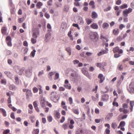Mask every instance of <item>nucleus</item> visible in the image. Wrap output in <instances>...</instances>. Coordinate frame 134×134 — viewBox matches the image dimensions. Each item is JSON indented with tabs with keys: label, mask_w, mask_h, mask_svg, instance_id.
<instances>
[{
	"label": "nucleus",
	"mask_w": 134,
	"mask_h": 134,
	"mask_svg": "<svg viewBox=\"0 0 134 134\" xmlns=\"http://www.w3.org/2000/svg\"><path fill=\"white\" fill-rule=\"evenodd\" d=\"M90 38L94 42H97L98 40V35L97 32H92L90 34Z\"/></svg>",
	"instance_id": "1"
},
{
	"label": "nucleus",
	"mask_w": 134,
	"mask_h": 134,
	"mask_svg": "<svg viewBox=\"0 0 134 134\" xmlns=\"http://www.w3.org/2000/svg\"><path fill=\"white\" fill-rule=\"evenodd\" d=\"M14 69L16 72L19 75H21L23 73L24 70L23 68H20L19 66H16L14 67Z\"/></svg>",
	"instance_id": "2"
},
{
	"label": "nucleus",
	"mask_w": 134,
	"mask_h": 134,
	"mask_svg": "<svg viewBox=\"0 0 134 134\" xmlns=\"http://www.w3.org/2000/svg\"><path fill=\"white\" fill-rule=\"evenodd\" d=\"M132 11V9L129 8L124 10L122 13L123 15L124 16L127 17L128 14L131 13Z\"/></svg>",
	"instance_id": "3"
},
{
	"label": "nucleus",
	"mask_w": 134,
	"mask_h": 134,
	"mask_svg": "<svg viewBox=\"0 0 134 134\" xmlns=\"http://www.w3.org/2000/svg\"><path fill=\"white\" fill-rule=\"evenodd\" d=\"M57 93L56 92L53 91L51 93L50 99L52 101L54 102L55 100L57 97Z\"/></svg>",
	"instance_id": "4"
},
{
	"label": "nucleus",
	"mask_w": 134,
	"mask_h": 134,
	"mask_svg": "<svg viewBox=\"0 0 134 134\" xmlns=\"http://www.w3.org/2000/svg\"><path fill=\"white\" fill-rule=\"evenodd\" d=\"M113 51L114 53H118L119 54H122L123 52V50L119 48L118 47H114L113 49Z\"/></svg>",
	"instance_id": "5"
},
{
	"label": "nucleus",
	"mask_w": 134,
	"mask_h": 134,
	"mask_svg": "<svg viewBox=\"0 0 134 134\" xmlns=\"http://www.w3.org/2000/svg\"><path fill=\"white\" fill-rule=\"evenodd\" d=\"M96 65L97 67L102 69L106 65V63L105 62L98 63L96 64Z\"/></svg>",
	"instance_id": "6"
},
{
	"label": "nucleus",
	"mask_w": 134,
	"mask_h": 134,
	"mask_svg": "<svg viewBox=\"0 0 134 134\" xmlns=\"http://www.w3.org/2000/svg\"><path fill=\"white\" fill-rule=\"evenodd\" d=\"M108 51V48H105V50H101V51L97 54V55L98 56H100L102 55L107 53Z\"/></svg>",
	"instance_id": "7"
},
{
	"label": "nucleus",
	"mask_w": 134,
	"mask_h": 134,
	"mask_svg": "<svg viewBox=\"0 0 134 134\" xmlns=\"http://www.w3.org/2000/svg\"><path fill=\"white\" fill-rule=\"evenodd\" d=\"M128 90L130 93H134V82H132L130 84Z\"/></svg>",
	"instance_id": "8"
},
{
	"label": "nucleus",
	"mask_w": 134,
	"mask_h": 134,
	"mask_svg": "<svg viewBox=\"0 0 134 134\" xmlns=\"http://www.w3.org/2000/svg\"><path fill=\"white\" fill-rule=\"evenodd\" d=\"M109 96L107 94H103L102 96L101 100L107 102L109 99Z\"/></svg>",
	"instance_id": "9"
},
{
	"label": "nucleus",
	"mask_w": 134,
	"mask_h": 134,
	"mask_svg": "<svg viewBox=\"0 0 134 134\" xmlns=\"http://www.w3.org/2000/svg\"><path fill=\"white\" fill-rule=\"evenodd\" d=\"M32 72V67H29L28 69L26 70L25 71L26 75L27 76L29 75H30Z\"/></svg>",
	"instance_id": "10"
},
{
	"label": "nucleus",
	"mask_w": 134,
	"mask_h": 134,
	"mask_svg": "<svg viewBox=\"0 0 134 134\" xmlns=\"http://www.w3.org/2000/svg\"><path fill=\"white\" fill-rule=\"evenodd\" d=\"M26 99H29L30 97L32 96V93L30 90L27 89L26 93Z\"/></svg>",
	"instance_id": "11"
},
{
	"label": "nucleus",
	"mask_w": 134,
	"mask_h": 134,
	"mask_svg": "<svg viewBox=\"0 0 134 134\" xmlns=\"http://www.w3.org/2000/svg\"><path fill=\"white\" fill-rule=\"evenodd\" d=\"M98 78L100 79L99 83H102L105 79V77L103 76V75L101 74L98 75Z\"/></svg>",
	"instance_id": "12"
},
{
	"label": "nucleus",
	"mask_w": 134,
	"mask_h": 134,
	"mask_svg": "<svg viewBox=\"0 0 134 134\" xmlns=\"http://www.w3.org/2000/svg\"><path fill=\"white\" fill-rule=\"evenodd\" d=\"M109 25L108 23L105 22L102 24V27L104 29H107L109 27Z\"/></svg>",
	"instance_id": "13"
},
{
	"label": "nucleus",
	"mask_w": 134,
	"mask_h": 134,
	"mask_svg": "<svg viewBox=\"0 0 134 134\" xmlns=\"http://www.w3.org/2000/svg\"><path fill=\"white\" fill-rule=\"evenodd\" d=\"M0 112L2 113L3 116L5 117L7 116L6 112L5 110L3 109L2 108H0Z\"/></svg>",
	"instance_id": "14"
},
{
	"label": "nucleus",
	"mask_w": 134,
	"mask_h": 134,
	"mask_svg": "<svg viewBox=\"0 0 134 134\" xmlns=\"http://www.w3.org/2000/svg\"><path fill=\"white\" fill-rule=\"evenodd\" d=\"M91 27L93 29H97L98 28V25L95 23H93L91 25Z\"/></svg>",
	"instance_id": "15"
},
{
	"label": "nucleus",
	"mask_w": 134,
	"mask_h": 134,
	"mask_svg": "<svg viewBox=\"0 0 134 134\" xmlns=\"http://www.w3.org/2000/svg\"><path fill=\"white\" fill-rule=\"evenodd\" d=\"M1 31L2 34H5L7 32V27L5 26L2 27L1 29Z\"/></svg>",
	"instance_id": "16"
},
{
	"label": "nucleus",
	"mask_w": 134,
	"mask_h": 134,
	"mask_svg": "<svg viewBox=\"0 0 134 134\" xmlns=\"http://www.w3.org/2000/svg\"><path fill=\"white\" fill-rule=\"evenodd\" d=\"M130 111H132L133 109V107L134 106V101H130Z\"/></svg>",
	"instance_id": "17"
},
{
	"label": "nucleus",
	"mask_w": 134,
	"mask_h": 134,
	"mask_svg": "<svg viewBox=\"0 0 134 134\" xmlns=\"http://www.w3.org/2000/svg\"><path fill=\"white\" fill-rule=\"evenodd\" d=\"M100 38L104 41H105L106 42H108V41L107 38L102 35L100 36Z\"/></svg>",
	"instance_id": "18"
},
{
	"label": "nucleus",
	"mask_w": 134,
	"mask_h": 134,
	"mask_svg": "<svg viewBox=\"0 0 134 134\" xmlns=\"http://www.w3.org/2000/svg\"><path fill=\"white\" fill-rule=\"evenodd\" d=\"M97 16L96 13L95 12H93L92 13V17L93 19L96 18Z\"/></svg>",
	"instance_id": "19"
},
{
	"label": "nucleus",
	"mask_w": 134,
	"mask_h": 134,
	"mask_svg": "<svg viewBox=\"0 0 134 134\" xmlns=\"http://www.w3.org/2000/svg\"><path fill=\"white\" fill-rule=\"evenodd\" d=\"M39 34L38 32H34L32 34V38H37L38 37V35Z\"/></svg>",
	"instance_id": "20"
},
{
	"label": "nucleus",
	"mask_w": 134,
	"mask_h": 134,
	"mask_svg": "<svg viewBox=\"0 0 134 134\" xmlns=\"http://www.w3.org/2000/svg\"><path fill=\"white\" fill-rule=\"evenodd\" d=\"M54 117L58 119H59L60 117V113L56 111L54 115Z\"/></svg>",
	"instance_id": "21"
},
{
	"label": "nucleus",
	"mask_w": 134,
	"mask_h": 134,
	"mask_svg": "<svg viewBox=\"0 0 134 134\" xmlns=\"http://www.w3.org/2000/svg\"><path fill=\"white\" fill-rule=\"evenodd\" d=\"M8 106L9 108L11 109L14 111H15L17 110L16 108L13 107H12V105L11 104H9L8 105Z\"/></svg>",
	"instance_id": "22"
},
{
	"label": "nucleus",
	"mask_w": 134,
	"mask_h": 134,
	"mask_svg": "<svg viewBox=\"0 0 134 134\" xmlns=\"http://www.w3.org/2000/svg\"><path fill=\"white\" fill-rule=\"evenodd\" d=\"M39 131L38 129H35L32 132L33 134H38L39 133Z\"/></svg>",
	"instance_id": "23"
},
{
	"label": "nucleus",
	"mask_w": 134,
	"mask_h": 134,
	"mask_svg": "<svg viewBox=\"0 0 134 134\" xmlns=\"http://www.w3.org/2000/svg\"><path fill=\"white\" fill-rule=\"evenodd\" d=\"M9 89L12 90H16V87L15 86L13 85H12L10 86Z\"/></svg>",
	"instance_id": "24"
},
{
	"label": "nucleus",
	"mask_w": 134,
	"mask_h": 134,
	"mask_svg": "<svg viewBox=\"0 0 134 134\" xmlns=\"http://www.w3.org/2000/svg\"><path fill=\"white\" fill-rule=\"evenodd\" d=\"M31 41L33 44H35L37 42V38H32L31 39Z\"/></svg>",
	"instance_id": "25"
},
{
	"label": "nucleus",
	"mask_w": 134,
	"mask_h": 134,
	"mask_svg": "<svg viewBox=\"0 0 134 134\" xmlns=\"http://www.w3.org/2000/svg\"><path fill=\"white\" fill-rule=\"evenodd\" d=\"M65 50L69 54V55H70L71 53V50L70 47H68L66 48Z\"/></svg>",
	"instance_id": "26"
},
{
	"label": "nucleus",
	"mask_w": 134,
	"mask_h": 134,
	"mask_svg": "<svg viewBox=\"0 0 134 134\" xmlns=\"http://www.w3.org/2000/svg\"><path fill=\"white\" fill-rule=\"evenodd\" d=\"M64 86L66 89L70 90L71 88V86L70 84H68L66 85H64Z\"/></svg>",
	"instance_id": "27"
},
{
	"label": "nucleus",
	"mask_w": 134,
	"mask_h": 134,
	"mask_svg": "<svg viewBox=\"0 0 134 134\" xmlns=\"http://www.w3.org/2000/svg\"><path fill=\"white\" fill-rule=\"evenodd\" d=\"M117 126V124L116 122H114L111 124V126L114 129H115Z\"/></svg>",
	"instance_id": "28"
},
{
	"label": "nucleus",
	"mask_w": 134,
	"mask_h": 134,
	"mask_svg": "<svg viewBox=\"0 0 134 134\" xmlns=\"http://www.w3.org/2000/svg\"><path fill=\"white\" fill-rule=\"evenodd\" d=\"M53 119L52 116L51 115L48 116L47 117V120L49 122H51L52 121Z\"/></svg>",
	"instance_id": "29"
},
{
	"label": "nucleus",
	"mask_w": 134,
	"mask_h": 134,
	"mask_svg": "<svg viewBox=\"0 0 134 134\" xmlns=\"http://www.w3.org/2000/svg\"><path fill=\"white\" fill-rule=\"evenodd\" d=\"M127 4H123L121 5L120 6V8L121 9H123L125 8H127Z\"/></svg>",
	"instance_id": "30"
},
{
	"label": "nucleus",
	"mask_w": 134,
	"mask_h": 134,
	"mask_svg": "<svg viewBox=\"0 0 134 134\" xmlns=\"http://www.w3.org/2000/svg\"><path fill=\"white\" fill-rule=\"evenodd\" d=\"M119 32V30L118 29H117L116 30L114 29L113 31V33L115 35H118Z\"/></svg>",
	"instance_id": "31"
},
{
	"label": "nucleus",
	"mask_w": 134,
	"mask_h": 134,
	"mask_svg": "<svg viewBox=\"0 0 134 134\" xmlns=\"http://www.w3.org/2000/svg\"><path fill=\"white\" fill-rule=\"evenodd\" d=\"M72 111L76 115H78L79 114V112L78 109H73Z\"/></svg>",
	"instance_id": "32"
},
{
	"label": "nucleus",
	"mask_w": 134,
	"mask_h": 134,
	"mask_svg": "<svg viewBox=\"0 0 134 134\" xmlns=\"http://www.w3.org/2000/svg\"><path fill=\"white\" fill-rule=\"evenodd\" d=\"M89 4L90 5L92 6V7L93 8H95V5H94V2L93 1H91L89 3Z\"/></svg>",
	"instance_id": "33"
},
{
	"label": "nucleus",
	"mask_w": 134,
	"mask_h": 134,
	"mask_svg": "<svg viewBox=\"0 0 134 134\" xmlns=\"http://www.w3.org/2000/svg\"><path fill=\"white\" fill-rule=\"evenodd\" d=\"M42 106V107L44 108L45 106V102L44 100H41V101L40 102Z\"/></svg>",
	"instance_id": "34"
},
{
	"label": "nucleus",
	"mask_w": 134,
	"mask_h": 134,
	"mask_svg": "<svg viewBox=\"0 0 134 134\" xmlns=\"http://www.w3.org/2000/svg\"><path fill=\"white\" fill-rule=\"evenodd\" d=\"M22 49L23 50V53L24 54H26L28 51V49L27 48L25 47L23 48Z\"/></svg>",
	"instance_id": "35"
},
{
	"label": "nucleus",
	"mask_w": 134,
	"mask_h": 134,
	"mask_svg": "<svg viewBox=\"0 0 134 134\" xmlns=\"http://www.w3.org/2000/svg\"><path fill=\"white\" fill-rule=\"evenodd\" d=\"M15 83L16 84H18L19 83V80L18 77L16 76H15Z\"/></svg>",
	"instance_id": "36"
},
{
	"label": "nucleus",
	"mask_w": 134,
	"mask_h": 134,
	"mask_svg": "<svg viewBox=\"0 0 134 134\" xmlns=\"http://www.w3.org/2000/svg\"><path fill=\"white\" fill-rule=\"evenodd\" d=\"M86 21L87 23V24L88 25L90 24L91 23L92 21L91 19H88V18H86Z\"/></svg>",
	"instance_id": "37"
},
{
	"label": "nucleus",
	"mask_w": 134,
	"mask_h": 134,
	"mask_svg": "<svg viewBox=\"0 0 134 134\" xmlns=\"http://www.w3.org/2000/svg\"><path fill=\"white\" fill-rule=\"evenodd\" d=\"M42 5V3L41 2H38L36 5L39 8H40L41 7Z\"/></svg>",
	"instance_id": "38"
},
{
	"label": "nucleus",
	"mask_w": 134,
	"mask_h": 134,
	"mask_svg": "<svg viewBox=\"0 0 134 134\" xmlns=\"http://www.w3.org/2000/svg\"><path fill=\"white\" fill-rule=\"evenodd\" d=\"M119 125L121 127H124L125 125V123L124 121H122L120 122Z\"/></svg>",
	"instance_id": "39"
},
{
	"label": "nucleus",
	"mask_w": 134,
	"mask_h": 134,
	"mask_svg": "<svg viewBox=\"0 0 134 134\" xmlns=\"http://www.w3.org/2000/svg\"><path fill=\"white\" fill-rule=\"evenodd\" d=\"M10 131L9 129H6L5 130H4L3 134H7L9 133L10 132Z\"/></svg>",
	"instance_id": "40"
},
{
	"label": "nucleus",
	"mask_w": 134,
	"mask_h": 134,
	"mask_svg": "<svg viewBox=\"0 0 134 134\" xmlns=\"http://www.w3.org/2000/svg\"><path fill=\"white\" fill-rule=\"evenodd\" d=\"M25 19L24 18H19L18 19V22L20 23H21L23 22L24 20Z\"/></svg>",
	"instance_id": "41"
},
{
	"label": "nucleus",
	"mask_w": 134,
	"mask_h": 134,
	"mask_svg": "<svg viewBox=\"0 0 134 134\" xmlns=\"http://www.w3.org/2000/svg\"><path fill=\"white\" fill-rule=\"evenodd\" d=\"M111 9V7L110 6H109L108 7L104 9V12H107L110 10Z\"/></svg>",
	"instance_id": "42"
},
{
	"label": "nucleus",
	"mask_w": 134,
	"mask_h": 134,
	"mask_svg": "<svg viewBox=\"0 0 134 134\" xmlns=\"http://www.w3.org/2000/svg\"><path fill=\"white\" fill-rule=\"evenodd\" d=\"M67 25L66 23H63L62 25V27L63 29H65L66 28Z\"/></svg>",
	"instance_id": "43"
},
{
	"label": "nucleus",
	"mask_w": 134,
	"mask_h": 134,
	"mask_svg": "<svg viewBox=\"0 0 134 134\" xmlns=\"http://www.w3.org/2000/svg\"><path fill=\"white\" fill-rule=\"evenodd\" d=\"M36 52V51L34 49L31 52L30 54L31 55L32 57H34L35 54V53Z\"/></svg>",
	"instance_id": "44"
},
{
	"label": "nucleus",
	"mask_w": 134,
	"mask_h": 134,
	"mask_svg": "<svg viewBox=\"0 0 134 134\" xmlns=\"http://www.w3.org/2000/svg\"><path fill=\"white\" fill-rule=\"evenodd\" d=\"M6 40L7 42L11 41L12 40L10 37L9 36H8L6 38Z\"/></svg>",
	"instance_id": "45"
},
{
	"label": "nucleus",
	"mask_w": 134,
	"mask_h": 134,
	"mask_svg": "<svg viewBox=\"0 0 134 134\" xmlns=\"http://www.w3.org/2000/svg\"><path fill=\"white\" fill-rule=\"evenodd\" d=\"M113 106H115L116 107H118L119 106V104L118 103L116 102L115 101H113Z\"/></svg>",
	"instance_id": "46"
},
{
	"label": "nucleus",
	"mask_w": 134,
	"mask_h": 134,
	"mask_svg": "<svg viewBox=\"0 0 134 134\" xmlns=\"http://www.w3.org/2000/svg\"><path fill=\"white\" fill-rule=\"evenodd\" d=\"M68 124L67 123L64 124L62 126L63 127L64 129L65 130L67 129Z\"/></svg>",
	"instance_id": "47"
},
{
	"label": "nucleus",
	"mask_w": 134,
	"mask_h": 134,
	"mask_svg": "<svg viewBox=\"0 0 134 134\" xmlns=\"http://www.w3.org/2000/svg\"><path fill=\"white\" fill-rule=\"evenodd\" d=\"M42 122L43 124H45L46 122V119L45 118H44V117L42 118Z\"/></svg>",
	"instance_id": "48"
},
{
	"label": "nucleus",
	"mask_w": 134,
	"mask_h": 134,
	"mask_svg": "<svg viewBox=\"0 0 134 134\" xmlns=\"http://www.w3.org/2000/svg\"><path fill=\"white\" fill-rule=\"evenodd\" d=\"M59 78V74L58 73H56L55 75V78H54L55 80H56L58 79Z\"/></svg>",
	"instance_id": "49"
},
{
	"label": "nucleus",
	"mask_w": 134,
	"mask_h": 134,
	"mask_svg": "<svg viewBox=\"0 0 134 134\" xmlns=\"http://www.w3.org/2000/svg\"><path fill=\"white\" fill-rule=\"evenodd\" d=\"M130 60V59L129 58H127L124 59L122 60V62L125 63L126 62H128Z\"/></svg>",
	"instance_id": "50"
},
{
	"label": "nucleus",
	"mask_w": 134,
	"mask_h": 134,
	"mask_svg": "<svg viewBox=\"0 0 134 134\" xmlns=\"http://www.w3.org/2000/svg\"><path fill=\"white\" fill-rule=\"evenodd\" d=\"M33 92L34 93L37 92L38 91V89L36 87H34V88H33Z\"/></svg>",
	"instance_id": "51"
},
{
	"label": "nucleus",
	"mask_w": 134,
	"mask_h": 134,
	"mask_svg": "<svg viewBox=\"0 0 134 134\" xmlns=\"http://www.w3.org/2000/svg\"><path fill=\"white\" fill-rule=\"evenodd\" d=\"M7 44L8 46H9L11 47L12 46L11 41L7 42Z\"/></svg>",
	"instance_id": "52"
},
{
	"label": "nucleus",
	"mask_w": 134,
	"mask_h": 134,
	"mask_svg": "<svg viewBox=\"0 0 134 134\" xmlns=\"http://www.w3.org/2000/svg\"><path fill=\"white\" fill-rule=\"evenodd\" d=\"M52 0H49L48 2V5H51L52 3Z\"/></svg>",
	"instance_id": "53"
},
{
	"label": "nucleus",
	"mask_w": 134,
	"mask_h": 134,
	"mask_svg": "<svg viewBox=\"0 0 134 134\" xmlns=\"http://www.w3.org/2000/svg\"><path fill=\"white\" fill-rule=\"evenodd\" d=\"M72 26H73L77 27L79 30L80 29V28L79 26L77 24L74 23L72 24Z\"/></svg>",
	"instance_id": "54"
},
{
	"label": "nucleus",
	"mask_w": 134,
	"mask_h": 134,
	"mask_svg": "<svg viewBox=\"0 0 134 134\" xmlns=\"http://www.w3.org/2000/svg\"><path fill=\"white\" fill-rule=\"evenodd\" d=\"M65 90V88L63 87H60L59 88V90L60 91H64Z\"/></svg>",
	"instance_id": "55"
},
{
	"label": "nucleus",
	"mask_w": 134,
	"mask_h": 134,
	"mask_svg": "<svg viewBox=\"0 0 134 134\" xmlns=\"http://www.w3.org/2000/svg\"><path fill=\"white\" fill-rule=\"evenodd\" d=\"M33 104L34 108L37 107L38 105L37 104V102L36 101H35L33 103Z\"/></svg>",
	"instance_id": "56"
},
{
	"label": "nucleus",
	"mask_w": 134,
	"mask_h": 134,
	"mask_svg": "<svg viewBox=\"0 0 134 134\" xmlns=\"http://www.w3.org/2000/svg\"><path fill=\"white\" fill-rule=\"evenodd\" d=\"M23 45L25 46H27L28 44L27 42L26 41H24V42H23Z\"/></svg>",
	"instance_id": "57"
},
{
	"label": "nucleus",
	"mask_w": 134,
	"mask_h": 134,
	"mask_svg": "<svg viewBox=\"0 0 134 134\" xmlns=\"http://www.w3.org/2000/svg\"><path fill=\"white\" fill-rule=\"evenodd\" d=\"M65 120V118L64 116H62L60 120V122L61 123H63Z\"/></svg>",
	"instance_id": "58"
},
{
	"label": "nucleus",
	"mask_w": 134,
	"mask_h": 134,
	"mask_svg": "<svg viewBox=\"0 0 134 134\" xmlns=\"http://www.w3.org/2000/svg\"><path fill=\"white\" fill-rule=\"evenodd\" d=\"M1 82L2 84L5 85L6 83V82L5 80L2 79L1 81Z\"/></svg>",
	"instance_id": "59"
},
{
	"label": "nucleus",
	"mask_w": 134,
	"mask_h": 134,
	"mask_svg": "<svg viewBox=\"0 0 134 134\" xmlns=\"http://www.w3.org/2000/svg\"><path fill=\"white\" fill-rule=\"evenodd\" d=\"M74 5L76 6H79L80 5L79 2L77 1H75L74 3Z\"/></svg>",
	"instance_id": "60"
},
{
	"label": "nucleus",
	"mask_w": 134,
	"mask_h": 134,
	"mask_svg": "<svg viewBox=\"0 0 134 134\" xmlns=\"http://www.w3.org/2000/svg\"><path fill=\"white\" fill-rule=\"evenodd\" d=\"M120 54H116L114 55V56L115 58H118L120 56Z\"/></svg>",
	"instance_id": "61"
},
{
	"label": "nucleus",
	"mask_w": 134,
	"mask_h": 134,
	"mask_svg": "<svg viewBox=\"0 0 134 134\" xmlns=\"http://www.w3.org/2000/svg\"><path fill=\"white\" fill-rule=\"evenodd\" d=\"M11 117L14 119H15V116L14 115V113H11L10 115Z\"/></svg>",
	"instance_id": "62"
},
{
	"label": "nucleus",
	"mask_w": 134,
	"mask_h": 134,
	"mask_svg": "<svg viewBox=\"0 0 134 134\" xmlns=\"http://www.w3.org/2000/svg\"><path fill=\"white\" fill-rule=\"evenodd\" d=\"M125 27L124 25L122 24H121L119 26V28L120 30H122L123 28Z\"/></svg>",
	"instance_id": "63"
},
{
	"label": "nucleus",
	"mask_w": 134,
	"mask_h": 134,
	"mask_svg": "<svg viewBox=\"0 0 134 134\" xmlns=\"http://www.w3.org/2000/svg\"><path fill=\"white\" fill-rule=\"evenodd\" d=\"M69 101L70 104H71L72 103V99L71 97H70L69 98Z\"/></svg>",
	"instance_id": "64"
}]
</instances>
